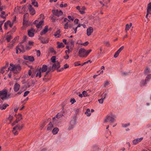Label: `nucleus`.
Instances as JSON below:
<instances>
[{
	"mask_svg": "<svg viewBox=\"0 0 151 151\" xmlns=\"http://www.w3.org/2000/svg\"><path fill=\"white\" fill-rule=\"evenodd\" d=\"M47 67L45 65H43L42 68H38L37 69V71H38V72L36 73V77H39L40 78L41 77V73L45 72L47 71Z\"/></svg>",
	"mask_w": 151,
	"mask_h": 151,
	"instance_id": "1",
	"label": "nucleus"
},
{
	"mask_svg": "<svg viewBox=\"0 0 151 151\" xmlns=\"http://www.w3.org/2000/svg\"><path fill=\"white\" fill-rule=\"evenodd\" d=\"M10 65L12 68L10 70L13 72L15 74H16L20 70L21 67L19 65H15L12 63L10 64Z\"/></svg>",
	"mask_w": 151,
	"mask_h": 151,
	"instance_id": "2",
	"label": "nucleus"
},
{
	"mask_svg": "<svg viewBox=\"0 0 151 151\" xmlns=\"http://www.w3.org/2000/svg\"><path fill=\"white\" fill-rule=\"evenodd\" d=\"M116 117L115 116H107L105 118L104 121V123L109 122L110 123H114L115 121V118Z\"/></svg>",
	"mask_w": 151,
	"mask_h": 151,
	"instance_id": "3",
	"label": "nucleus"
},
{
	"mask_svg": "<svg viewBox=\"0 0 151 151\" xmlns=\"http://www.w3.org/2000/svg\"><path fill=\"white\" fill-rule=\"evenodd\" d=\"M7 96V91L6 90L4 89L0 91V97L3 100L5 99Z\"/></svg>",
	"mask_w": 151,
	"mask_h": 151,
	"instance_id": "4",
	"label": "nucleus"
},
{
	"mask_svg": "<svg viewBox=\"0 0 151 151\" xmlns=\"http://www.w3.org/2000/svg\"><path fill=\"white\" fill-rule=\"evenodd\" d=\"M76 124V119L73 118L70 122V125L68 127V129L69 130L72 129L74 127Z\"/></svg>",
	"mask_w": 151,
	"mask_h": 151,
	"instance_id": "5",
	"label": "nucleus"
},
{
	"mask_svg": "<svg viewBox=\"0 0 151 151\" xmlns=\"http://www.w3.org/2000/svg\"><path fill=\"white\" fill-rule=\"evenodd\" d=\"M79 55L81 57H86V50L83 48L80 49L79 51Z\"/></svg>",
	"mask_w": 151,
	"mask_h": 151,
	"instance_id": "6",
	"label": "nucleus"
},
{
	"mask_svg": "<svg viewBox=\"0 0 151 151\" xmlns=\"http://www.w3.org/2000/svg\"><path fill=\"white\" fill-rule=\"evenodd\" d=\"M60 67V65L58 61H56V62L54 63L52 65V71H54L56 69H58Z\"/></svg>",
	"mask_w": 151,
	"mask_h": 151,
	"instance_id": "7",
	"label": "nucleus"
},
{
	"mask_svg": "<svg viewBox=\"0 0 151 151\" xmlns=\"http://www.w3.org/2000/svg\"><path fill=\"white\" fill-rule=\"evenodd\" d=\"M52 12L54 15L58 17L61 16L63 14V13L61 10L58 11V10H52Z\"/></svg>",
	"mask_w": 151,
	"mask_h": 151,
	"instance_id": "8",
	"label": "nucleus"
},
{
	"mask_svg": "<svg viewBox=\"0 0 151 151\" xmlns=\"http://www.w3.org/2000/svg\"><path fill=\"white\" fill-rule=\"evenodd\" d=\"M69 22H68L65 23L64 28L65 29H67L68 28H71L73 27V24H70Z\"/></svg>",
	"mask_w": 151,
	"mask_h": 151,
	"instance_id": "9",
	"label": "nucleus"
},
{
	"mask_svg": "<svg viewBox=\"0 0 151 151\" xmlns=\"http://www.w3.org/2000/svg\"><path fill=\"white\" fill-rule=\"evenodd\" d=\"M24 59L26 60H29L31 62H33L34 61L35 59L33 56L25 55L23 57Z\"/></svg>",
	"mask_w": 151,
	"mask_h": 151,
	"instance_id": "10",
	"label": "nucleus"
},
{
	"mask_svg": "<svg viewBox=\"0 0 151 151\" xmlns=\"http://www.w3.org/2000/svg\"><path fill=\"white\" fill-rule=\"evenodd\" d=\"M143 139V137H141L139 138H137L133 140V143L134 145H136L139 142H140Z\"/></svg>",
	"mask_w": 151,
	"mask_h": 151,
	"instance_id": "11",
	"label": "nucleus"
},
{
	"mask_svg": "<svg viewBox=\"0 0 151 151\" xmlns=\"http://www.w3.org/2000/svg\"><path fill=\"white\" fill-rule=\"evenodd\" d=\"M18 49L20 51V52L22 51H24L25 50V47L24 45L20 44L17 47Z\"/></svg>",
	"mask_w": 151,
	"mask_h": 151,
	"instance_id": "12",
	"label": "nucleus"
},
{
	"mask_svg": "<svg viewBox=\"0 0 151 151\" xmlns=\"http://www.w3.org/2000/svg\"><path fill=\"white\" fill-rule=\"evenodd\" d=\"M30 14L32 15H34L35 14V11L31 5H29L28 8Z\"/></svg>",
	"mask_w": 151,
	"mask_h": 151,
	"instance_id": "13",
	"label": "nucleus"
},
{
	"mask_svg": "<svg viewBox=\"0 0 151 151\" xmlns=\"http://www.w3.org/2000/svg\"><path fill=\"white\" fill-rule=\"evenodd\" d=\"M35 30L33 28H31L30 30H29L28 32V35L30 37H32L34 36V32H35Z\"/></svg>",
	"mask_w": 151,
	"mask_h": 151,
	"instance_id": "14",
	"label": "nucleus"
},
{
	"mask_svg": "<svg viewBox=\"0 0 151 151\" xmlns=\"http://www.w3.org/2000/svg\"><path fill=\"white\" fill-rule=\"evenodd\" d=\"M20 85L17 83H16L14 86V89L15 91L17 92L19 89Z\"/></svg>",
	"mask_w": 151,
	"mask_h": 151,
	"instance_id": "15",
	"label": "nucleus"
},
{
	"mask_svg": "<svg viewBox=\"0 0 151 151\" xmlns=\"http://www.w3.org/2000/svg\"><path fill=\"white\" fill-rule=\"evenodd\" d=\"M24 127V124H22L21 126H20L19 125H18L15 127H14L13 128V131H14V130H15L17 129H19V130H21L23 127Z\"/></svg>",
	"mask_w": 151,
	"mask_h": 151,
	"instance_id": "16",
	"label": "nucleus"
},
{
	"mask_svg": "<svg viewBox=\"0 0 151 151\" xmlns=\"http://www.w3.org/2000/svg\"><path fill=\"white\" fill-rule=\"evenodd\" d=\"M93 29L92 27H90L87 29V35L88 36H90L93 32Z\"/></svg>",
	"mask_w": 151,
	"mask_h": 151,
	"instance_id": "17",
	"label": "nucleus"
},
{
	"mask_svg": "<svg viewBox=\"0 0 151 151\" xmlns=\"http://www.w3.org/2000/svg\"><path fill=\"white\" fill-rule=\"evenodd\" d=\"M48 27V26H45L44 29L40 32V34L41 35H42L45 34L47 32Z\"/></svg>",
	"mask_w": 151,
	"mask_h": 151,
	"instance_id": "18",
	"label": "nucleus"
},
{
	"mask_svg": "<svg viewBox=\"0 0 151 151\" xmlns=\"http://www.w3.org/2000/svg\"><path fill=\"white\" fill-rule=\"evenodd\" d=\"M9 106V105L8 104H4L2 105H0V109L1 110L5 109H6L7 107Z\"/></svg>",
	"mask_w": 151,
	"mask_h": 151,
	"instance_id": "19",
	"label": "nucleus"
},
{
	"mask_svg": "<svg viewBox=\"0 0 151 151\" xmlns=\"http://www.w3.org/2000/svg\"><path fill=\"white\" fill-rule=\"evenodd\" d=\"M43 23V21L42 20L38 24H37L36 25L37 28H39L42 27V25Z\"/></svg>",
	"mask_w": 151,
	"mask_h": 151,
	"instance_id": "20",
	"label": "nucleus"
},
{
	"mask_svg": "<svg viewBox=\"0 0 151 151\" xmlns=\"http://www.w3.org/2000/svg\"><path fill=\"white\" fill-rule=\"evenodd\" d=\"M151 11V3L148 4L147 8V12H150Z\"/></svg>",
	"mask_w": 151,
	"mask_h": 151,
	"instance_id": "21",
	"label": "nucleus"
},
{
	"mask_svg": "<svg viewBox=\"0 0 151 151\" xmlns=\"http://www.w3.org/2000/svg\"><path fill=\"white\" fill-rule=\"evenodd\" d=\"M32 4L35 7H37L38 6V4L37 1H36L35 0H32Z\"/></svg>",
	"mask_w": 151,
	"mask_h": 151,
	"instance_id": "22",
	"label": "nucleus"
},
{
	"mask_svg": "<svg viewBox=\"0 0 151 151\" xmlns=\"http://www.w3.org/2000/svg\"><path fill=\"white\" fill-rule=\"evenodd\" d=\"M59 129L57 128H54L52 130V132L53 134H57Z\"/></svg>",
	"mask_w": 151,
	"mask_h": 151,
	"instance_id": "23",
	"label": "nucleus"
},
{
	"mask_svg": "<svg viewBox=\"0 0 151 151\" xmlns=\"http://www.w3.org/2000/svg\"><path fill=\"white\" fill-rule=\"evenodd\" d=\"M41 42L43 44L47 43L48 42V40L47 39L42 38L41 39Z\"/></svg>",
	"mask_w": 151,
	"mask_h": 151,
	"instance_id": "24",
	"label": "nucleus"
},
{
	"mask_svg": "<svg viewBox=\"0 0 151 151\" xmlns=\"http://www.w3.org/2000/svg\"><path fill=\"white\" fill-rule=\"evenodd\" d=\"M53 127V125L52 123L51 122H50L49 123L48 127L47 128V130H50Z\"/></svg>",
	"mask_w": 151,
	"mask_h": 151,
	"instance_id": "25",
	"label": "nucleus"
},
{
	"mask_svg": "<svg viewBox=\"0 0 151 151\" xmlns=\"http://www.w3.org/2000/svg\"><path fill=\"white\" fill-rule=\"evenodd\" d=\"M58 44V46H57V48H60L61 47H64V45H63V43L61 42L60 43L58 42H57Z\"/></svg>",
	"mask_w": 151,
	"mask_h": 151,
	"instance_id": "26",
	"label": "nucleus"
},
{
	"mask_svg": "<svg viewBox=\"0 0 151 151\" xmlns=\"http://www.w3.org/2000/svg\"><path fill=\"white\" fill-rule=\"evenodd\" d=\"M147 81V80L146 79L145 80H142L140 82V86H144L146 84V82Z\"/></svg>",
	"mask_w": 151,
	"mask_h": 151,
	"instance_id": "27",
	"label": "nucleus"
},
{
	"mask_svg": "<svg viewBox=\"0 0 151 151\" xmlns=\"http://www.w3.org/2000/svg\"><path fill=\"white\" fill-rule=\"evenodd\" d=\"M1 14H0V17L4 19H5V17H4L5 14V12L4 11H1Z\"/></svg>",
	"mask_w": 151,
	"mask_h": 151,
	"instance_id": "28",
	"label": "nucleus"
},
{
	"mask_svg": "<svg viewBox=\"0 0 151 151\" xmlns=\"http://www.w3.org/2000/svg\"><path fill=\"white\" fill-rule=\"evenodd\" d=\"M90 109H87L86 111L85 112V114L87 115V116H89L91 115V114L90 113Z\"/></svg>",
	"mask_w": 151,
	"mask_h": 151,
	"instance_id": "29",
	"label": "nucleus"
},
{
	"mask_svg": "<svg viewBox=\"0 0 151 151\" xmlns=\"http://www.w3.org/2000/svg\"><path fill=\"white\" fill-rule=\"evenodd\" d=\"M12 38V37L11 35H7L6 36V39L7 42H9L10 40Z\"/></svg>",
	"mask_w": 151,
	"mask_h": 151,
	"instance_id": "30",
	"label": "nucleus"
},
{
	"mask_svg": "<svg viewBox=\"0 0 151 151\" xmlns=\"http://www.w3.org/2000/svg\"><path fill=\"white\" fill-rule=\"evenodd\" d=\"M87 91H84L82 92V93L83 97H86L89 96L87 93Z\"/></svg>",
	"mask_w": 151,
	"mask_h": 151,
	"instance_id": "31",
	"label": "nucleus"
},
{
	"mask_svg": "<svg viewBox=\"0 0 151 151\" xmlns=\"http://www.w3.org/2000/svg\"><path fill=\"white\" fill-rule=\"evenodd\" d=\"M28 16H29V14L28 13H26L24 15V16H23L24 22H23L24 24H25V23H26V20H25V17H28Z\"/></svg>",
	"mask_w": 151,
	"mask_h": 151,
	"instance_id": "32",
	"label": "nucleus"
},
{
	"mask_svg": "<svg viewBox=\"0 0 151 151\" xmlns=\"http://www.w3.org/2000/svg\"><path fill=\"white\" fill-rule=\"evenodd\" d=\"M56 57L55 56H52L51 58V61L53 63H55L56 62Z\"/></svg>",
	"mask_w": 151,
	"mask_h": 151,
	"instance_id": "33",
	"label": "nucleus"
},
{
	"mask_svg": "<svg viewBox=\"0 0 151 151\" xmlns=\"http://www.w3.org/2000/svg\"><path fill=\"white\" fill-rule=\"evenodd\" d=\"M60 33V30H58L55 33L54 35L55 37H59V34Z\"/></svg>",
	"mask_w": 151,
	"mask_h": 151,
	"instance_id": "34",
	"label": "nucleus"
},
{
	"mask_svg": "<svg viewBox=\"0 0 151 151\" xmlns=\"http://www.w3.org/2000/svg\"><path fill=\"white\" fill-rule=\"evenodd\" d=\"M50 50L51 53H53L54 55L56 53V52L55 51L54 49L52 48H50Z\"/></svg>",
	"mask_w": 151,
	"mask_h": 151,
	"instance_id": "35",
	"label": "nucleus"
},
{
	"mask_svg": "<svg viewBox=\"0 0 151 151\" xmlns=\"http://www.w3.org/2000/svg\"><path fill=\"white\" fill-rule=\"evenodd\" d=\"M50 18L52 20L53 22H55L56 19L53 15L50 16Z\"/></svg>",
	"mask_w": 151,
	"mask_h": 151,
	"instance_id": "36",
	"label": "nucleus"
},
{
	"mask_svg": "<svg viewBox=\"0 0 151 151\" xmlns=\"http://www.w3.org/2000/svg\"><path fill=\"white\" fill-rule=\"evenodd\" d=\"M9 21H8L6 22L4 24V28L5 29H7V26L8 25V22L9 23Z\"/></svg>",
	"mask_w": 151,
	"mask_h": 151,
	"instance_id": "37",
	"label": "nucleus"
},
{
	"mask_svg": "<svg viewBox=\"0 0 151 151\" xmlns=\"http://www.w3.org/2000/svg\"><path fill=\"white\" fill-rule=\"evenodd\" d=\"M63 116V115L61 113H58L57 115L56 116V117L58 118H59L62 116Z\"/></svg>",
	"mask_w": 151,
	"mask_h": 151,
	"instance_id": "38",
	"label": "nucleus"
},
{
	"mask_svg": "<svg viewBox=\"0 0 151 151\" xmlns=\"http://www.w3.org/2000/svg\"><path fill=\"white\" fill-rule=\"evenodd\" d=\"M130 27V26H129V25L128 24H127L126 25L125 27V31L126 32H127V31L129 30Z\"/></svg>",
	"mask_w": 151,
	"mask_h": 151,
	"instance_id": "39",
	"label": "nucleus"
},
{
	"mask_svg": "<svg viewBox=\"0 0 151 151\" xmlns=\"http://www.w3.org/2000/svg\"><path fill=\"white\" fill-rule=\"evenodd\" d=\"M17 118L18 119V120L19 121L22 119V115L20 114H19L17 116Z\"/></svg>",
	"mask_w": 151,
	"mask_h": 151,
	"instance_id": "40",
	"label": "nucleus"
},
{
	"mask_svg": "<svg viewBox=\"0 0 151 151\" xmlns=\"http://www.w3.org/2000/svg\"><path fill=\"white\" fill-rule=\"evenodd\" d=\"M6 9V6H0V12L2 11L3 10L5 9Z\"/></svg>",
	"mask_w": 151,
	"mask_h": 151,
	"instance_id": "41",
	"label": "nucleus"
},
{
	"mask_svg": "<svg viewBox=\"0 0 151 151\" xmlns=\"http://www.w3.org/2000/svg\"><path fill=\"white\" fill-rule=\"evenodd\" d=\"M119 53L120 52L117 50L115 53L114 56V57L115 58H117L118 56Z\"/></svg>",
	"mask_w": 151,
	"mask_h": 151,
	"instance_id": "42",
	"label": "nucleus"
},
{
	"mask_svg": "<svg viewBox=\"0 0 151 151\" xmlns=\"http://www.w3.org/2000/svg\"><path fill=\"white\" fill-rule=\"evenodd\" d=\"M145 73L146 74H148L151 73L150 71L148 68L146 69L145 70Z\"/></svg>",
	"mask_w": 151,
	"mask_h": 151,
	"instance_id": "43",
	"label": "nucleus"
},
{
	"mask_svg": "<svg viewBox=\"0 0 151 151\" xmlns=\"http://www.w3.org/2000/svg\"><path fill=\"white\" fill-rule=\"evenodd\" d=\"M92 50L91 49L87 50H86V56Z\"/></svg>",
	"mask_w": 151,
	"mask_h": 151,
	"instance_id": "44",
	"label": "nucleus"
},
{
	"mask_svg": "<svg viewBox=\"0 0 151 151\" xmlns=\"http://www.w3.org/2000/svg\"><path fill=\"white\" fill-rule=\"evenodd\" d=\"M68 18L69 19L68 20L70 21V22L73 21L74 20V19L73 18H72L70 16H68Z\"/></svg>",
	"mask_w": 151,
	"mask_h": 151,
	"instance_id": "45",
	"label": "nucleus"
},
{
	"mask_svg": "<svg viewBox=\"0 0 151 151\" xmlns=\"http://www.w3.org/2000/svg\"><path fill=\"white\" fill-rule=\"evenodd\" d=\"M129 124L127 123V124H122V127H127L128 126H129Z\"/></svg>",
	"mask_w": 151,
	"mask_h": 151,
	"instance_id": "46",
	"label": "nucleus"
},
{
	"mask_svg": "<svg viewBox=\"0 0 151 151\" xmlns=\"http://www.w3.org/2000/svg\"><path fill=\"white\" fill-rule=\"evenodd\" d=\"M29 93V91H27L25 92L24 93L23 96L24 97H25Z\"/></svg>",
	"mask_w": 151,
	"mask_h": 151,
	"instance_id": "47",
	"label": "nucleus"
},
{
	"mask_svg": "<svg viewBox=\"0 0 151 151\" xmlns=\"http://www.w3.org/2000/svg\"><path fill=\"white\" fill-rule=\"evenodd\" d=\"M37 51V56L39 57L40 55V50H36Z\"/></svg>",
	"mask_w": 151,
	"mask_h": 151,
	"instance_id": "48",
	"label": "nucleus"
},
{
	"mask_svg": "<svg viewBox=\"0 0 151 151\" xmlns=\"http://www.w3.org/2000/svg\"><path fill=\"white\" fill-rule=\"evenodd\" d=\"M104 44L107 47H109L110 46V44L108 42H104Z\"/></svg>",
	"mask_w": 151,
	"mask_h": 151,
	"instance_id": "49",
	"label": "nucleus"
},
{
	"mask_svg": "<svg viewBox=\"0 0 151 151\" xmlns=\"http://www.w3.org/2000/svg\"><path fill=\"white\" fill-rule=\"evenodd\" d=\"M13 118V117L11 115H9V116L8 118V119L9 120L10 122H11V121L12 120Z\"/></svg>",
	"mask_w": 151,
	"mask_h": 151,
	"instance_id": "50",
	"label": "nucleus"
},
{
	"mask_svg": "<svg viewBox=\"0 0 151 151\" xmlns=\"http://www.w3.org/2000/svg\"><path fill=\"white\" fill-rule=\"evenodd\" d=\"M104 99H103V98H102L101 99H99L98 100V101H99V102L100 103L102 104L103 103V100H104Z\"/></svg>",
	"mask_w": 151,
	"mask_h": 151,
	"instance_id": "51",
	"label": "nucleus"
},
{
	"mask_svg": "<svg viewBox=\"0 0 151 151\" xmlns=\"http://www.w3.org/2000/svg\"><path fill=\"white\" fill-rule=\"evenodd\" d=\"M69 40L70 41V43L72 45H74V40H71V39H69Z\"/></svg>",
	"mask_w": 151,
	"mask_h": 151,
	"instance_id": "52",
	"label": "nucleus"
},
{
	"mask_svg": "<svg viewBox=\"0 0 151 151\" xmlns=\"http://www.w3.org/2000/svg\"><path fill=\"white\" fill-rule=\"evenodd\" d=\"M104 86L106 87V86H107L108 85H109V83L108 81H106L104 82Z\"/></svg>",
	"mask_w": 151,
	"mask_h": 151,
	"instance_id": "53",
	"label": "nucleus"
},
{
	"mask_svg": "<svg viewBox=\"0 0 151 151\" xmlns=\"http://www.w3.org/2000/svg\"><path fill=\"white\" fill-rule=\"evenodd\" d=\"M75 66H78L80 65L81 64L79 63V62H75L74 63Z\"/></svg>",
	"mask_w": 151,
	"mask_h": 151,
	"instance_id": "54",
	"label": "nucleus"
},
{
	"mask_svg": "<svg viewBox=\"0 0 151 151\" xmlns=\"http://www.w3.org/2000/svg\"><path fill=\"white\" fill-rule=\"evenodd\" d=\"M70 22V21L67 18H64V21L63 22V23L64 22Z\"/></svg>",
	"mask_w": 151,
	"mask_h": 151,
	"instance_id": "55",
	"label": "nucleus"
},
{
	"mask_svg": "<svg viewBox=\"0 0 151 151\" xmlns=\"http://www.w3.org/2000/svg\"><path fill=\"white\" fill-rule=\"evenodd\" d=\"M89 43L87 41L85 43H83L81 44L82 45L84 46H86Z\"/></svg>",
	"mask_w": 151,
	"mask_h": 151,
	"instance_id": "56",
	"label": "nucleus"
},
{
	"mask_svg": "<svg viewBox=\"0 0 151 151\" xmlns=\"http://www.w3.org/2000/svg\"><path fill=\"white\" fill-rule=\"evenodd\" d=\"M124 47L122 46L118 50V51L120 52L121 51L124 49Z\"/></svg>",
	"mask_w": 151,
	"mask_h": 151,
	"instance_id": "57",
	"label": "nucleus"
},
{
	"mask_svg": "<svg viewBox=\"0 0 151 151\" xmlns=\"http://www.w3.org/2000/svg\"><path fill=\"white\" fill-rule=\"evenodd\" d=\"M129 73V72H122V74L124 76H127L128 75Z\"/></svg>",
	"mask_w": 151,
	"mask_h": 151,
	"instance_id": "58",
	"label": "nucleus"
},
{
	"mask_svg": "<svg viewBox=\"0 0 151 151\" xmlns=\"http://www.w3.org/2000/svg\"><path fill=\"white\" fill-rule=\"evenodd\" d=\"M70 102H71V103L72 104H73L74 103H75V102H76V100H75L74 99H71L70 101Z\"/></svg>",
	"mask_w": 151,
	"mask_h": 151,
	"instance_id": "59",
	"label": "nucleus"
},
{
	"mask_svg": "<svg viewBox=\"0 0 151 151\" xmlns=\"http://www.w3.org/2000/svg\"><path fill=\"white\" fill-rule=\"evenodd\" d=\"M151 78V74L148 75L146 77V79L147 81H148V79H150Z\"/></svg>",
	"mask_w": 151,
	"mask_h": 151,
	"instance_id": "60",
	"label": "nucleus"
},
{
	"mask_svg": "<svg viewBox=\"0 0 151 151\" xmlns=\"http://www.w3.org/2000/svg\"><path fill=\"white\" fill-rule=\"evenodd\" d=\"M69 67V65H68L67 64H66L64 65L63 68L65 69Z\"/></svg>",
	"mask_w": 151,
	"mask_h": 151,
	"instance_id": "61",
	"label": "nucleus"
},
{
	"mask_svg": "<svg viewBox=\"0 0 151 151\" xmlns=\"http://www.w3.org/2000/svg\"><path fill=\"white\" fill-rule=\"evenodd\" d=\"M107 95V93H105L103 94L102 95V98H103V99H105Z\"/></svg>",
	"mask_w": 151,
	"mask_h": 151,
	"instance_id": "62",
	"label": "nucleus"
},
{
	"mask_svg": "<svg viewBox=\"0 0 151 151\" xmlns=\"http://www.w3.org/2000/svg\"><path fill=\"white\" fill-rule=\"evenodd\" d=\"M79 11L81 14H84L85 13L84 11L83 10H82V9H80Z\"/></svg>",
	"mask_w": 151,
	"mask_h": 151,
	"instance_id": "63",
	"label": "nucleus"
},
{
	"mask_svg": "<svg viewBox=\"0 0 151 151\" xmlns=\"http://www.w3.org/2000/svg\"><path fill=\"white\" fill-rule=\"evenodd\" d=\"M13 45H9V46H8L7 47V49L8 50H9L10 49H11V48L12 47Z\"/></svg>",
	"mask_w": 151,
	"mask_h": 151,
	"instance_id": "64",
	"label": "nucleus"
}]
</instances>
